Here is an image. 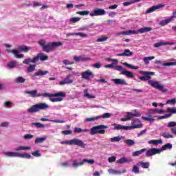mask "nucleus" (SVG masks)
Segmentation results:
<instances>
[{"label":"nucleus","instance_id":"f257e3e1","mask_svg":"<svg viewBox=\"0 0 176 176\" xmlns=\"http://www.w3.org/2000/svg\"><path fill=\"white\" fill-rule=\"evenodd\" d=\"M131 126H123L119 124H112L111 126L113 127V130H133V129H141L142 127V123L138 119L132 120Z\"/></svg>","mask_w":176,"mask_h":176},{"label":"nucleus","instance_id":"f03ea898","mask_svg":"<svg viewBox=\"0 0 176 176\" xmlns=\"http://www.w3.org/2000/svg\"><path fill=\"white\" fill-rule=\"evenodd\" d=\"M153 75H155V73L152 72H146V73H144V77L146 78V80H148V85H151V86H152V87H154L155 89H157V90L163 91V93H167L168 89L167 88H165L164 86L159 84V82L157 81L149 80L151 79V76Z\"/></svg>","mask_w":176,"mask_h":176},{"label":"nucleus","instance_id":"7ed1b4c3","mask_svg":"<svg viewBox=\"0 0 176 176\" xmlns=\"http://www.w3.org/2000/svg\"><path fill=\"white\" fill-rule=\"evenodd\" d=\"M38 43L41 45V46H42L43 50L47 53H49V52H53V50H56V48L58 47L59 46H63V43L61 42H54L45 45L46 41H45V40H40Z\"/></svg>","mask_w":176,"mask_h":176},{"label":"nucleus","instance_id":"20e7f679","mask_svg":"<svg viewBox=\"0 0 176 176\" xmlns=\"http://www.w3.org/2000/svg\"><path fill=\"white\" fill-rule=\"evenodd\" d=\"M29 50H31V47H29L26 45H21L17 48L12 50L10 52L12 53V54H14L16 58H24V54L20 53H21V52L27 53V52H29ZM7 52H9L10 51L7 50Z\"/></svg>","mask_w":176,"mask_h":176},{"label":"nucleus","instance_id":"39448f33","mask_svg":"<svg viewBox=\"0 0 176 176\" xmlns=\"http://www.w3.org/2000/svg\"><path fill=\"white\" fill-rule=\"evenodd\" d=\"M50 107L45 103H38L32 106L30 108L28 109V112L29 113H36V112H39V111H43L45 109H49Z\"/></svg>","mask_w":176,"mask_h":176},{"label":"nucleus","instance_id":"423d86ee","mask_svg":"<svg viewBox=\"0 0 176 176\" xmlns=\"http://www.w3.org/2000/svg\"><path fill=\"white\" fill-rule=\"evenodd\" d=\"M47 61L49 60V56L43 53L38 54L36 56H34L32 59L31 58H26L23 60V64L28 65L30 63H38V61Z\"/></svg>","mask_w":176,"mask_h":176},{"label":"nucleus","instance_id":"0eeeda50","mask_svg":"<svg viewBox=\"0 0 176 176\" xmlns=\"http://www.w3.org/2000/svg\"><path fill=\"white\" fill-rule=\"evenodd\" d=\"M60 144L62 145H77L78 146H80V148H86V144L83 143V141L76 138L67 141H62Z\"/></svg>","mask_w":176,"mask_h":176},{"label":"nucleus","instance_id":"6e6552de","mask_svg":"<svg viewBox=\"0 0 176 176\" xmlns=\"http://www.w3.org/2000/svg\"><path fill=\"white\" fill-rule=\"evenodd\" d=\"M105 129H108L107 125H98L92 127L90 129V134L94 135V134H105Z\"/></svg>","mask_w":176,"mask_h":176},{"label":"nucleus","instance_id":"1a4fd4ad","mask_svg":"<svg viewBox=\"0 0 176 176\" xmlns=\"http://www.w3.org/2000/svg\"><path fill=\"white\" fill-rule=\"evenodd\" d=\"M40 97H65L66 94L65 92H58L56 94H49V93H44V94H38Z\"/></svg>","mask_w":176,"mask_h":176},{"label":"nucleus","instance_id":"9d476101","mask_svg":"<svg viewBox=\"0 0 176 176\" xmlns=\"http://www.w3.org/2000/svg\"><path fill=\"white\" fill-rule=\"evenodd\" d=\"M140 116H141V113H132L131 112H127L126 117L121 118L120 121L121 122H127L129 120H131V119L134 117L140 118Z\"/></svg>","mask_w":176,"mask_h":176},{"label":"nucleus","instance_id":"9b49d317","mask_svg":"<svg viewBox=\"0 0 176 176\" xmlns=\"http://www.w3.org/2000/svg\"><path fill=\"white\" fill-rule=\"evenodd\" d=\"M162 150L160 148H149L148 150L146 151V156H147V157H149L151 156H154V155H159L162 153Z\"/></svg>","mask_w":176,"mask_h":176},{"label":"nucleus","instance_id":"f8f14e48","mask_svg":"<svg viewBox=\"0 0 176 176\" xmlns=\"http://www.w3.org/2000/svg\"><path fill=\"white\" fill-rule=\"evenodd\" d=\"M81 76L82 79H85L86 80H89L90 78H94V74H93V72H91V70L87 69L81 74Z\"/></svg>","mask_w":176,"mask_h":176},{"label":"nucleus","instance_id":"ddd939ff","mask_svg":"<svg viewBox=\"0 0 176 176\" xmlns=\"http://www.w3.org/2000/svg\"><path fill=\"white\" fill-rule=\"evenodd\" d=\"M164 4H158L157 6H153L150 8H148L146 10L145 13L146 14H148L149 13H153V12H156L157 10L164 8Z\"/></svg>","mask_w":176,"mask_h":176},{"label":"nucleus","instance_id":"4468645a","mask_svg":"<svg viewBox=\"0 0 176 176\" xmlns=\"http://www.w3.org/2000/svg\"><path fill=\"white\" fill-rule=\"evenodd\" d=\"M106 12L100 8H96L95 10H93L92 12H91L89 14V16H91V17H94L96 16H104V14H105Z\"/></svg>","mask_w":176,"mask_h":176},{"label":"nucleus","instance_id":"2eb2a0df","mask_svg":"<svg viewBox=\"0 0 176 176\" xmlns=\"http://www.w3.org/2000/svg\"><path fill=\"white\" fill-rule=\"evenodd\" d=\"M49 74V71H43L41 69H38L34 74L32 76V79L35 80L36 79V76H43L45 75H47Z\"/></svg>","mask_w":176,"mask_h":176},{"label":"nucleus","instance_id":"dca6fc26","mask_svg":"<svg viewBox=\"0 0 176 176\" xmlns=\"http://www.w3.org/2000/svg\"><path fill=\"white\" fill-rule=\"evenodd\" d=\"M111 82H113L115 85H120L127 86V82L123 78H114L111 79Z\"/></svg>","mask_w":176,"mask_h":176},{"label":"nucleus","instance_id":"f3484780","mask_svg":"<svg viewBox=\"0 0 176 176\" xmlns=\"http://www.w3.org/2000/svg\"><path fill=\"white\" fill-rule=\"evenodd\" d=\"M118 57H131L133 56V52L129 49L124 50V52L117 54Z\"/></svg>","mask_w":176,"mask_h":176},{"label":"nucleus","instance_id":"a211bd4d","mask_svg":"<svg viewBox=\"0 0 176 176\" xmlns=\"http://www.w3.org/2000/svg\"><path fill=\"white\" fill-rule=\"evenodd\" d=\"M138 34V32L137 30H128L124 32H120L117 34L118 36H120V35H134Z\"/></svg>","mask_w":176,"mask_h":176},{"label":"nucleus","instance_id":"6ab92c4d","mask_svg":"<svg viewBox=\"0 0 176 176\" xmlns=\"http://www.w3.org/2000/svg\"><path fill=\"white\" fill-rule=\"evenodd\" d=\"M174 42H165V41H160L158 43H154V47H160L162 46H167V45H174Z\"/></svg>","mask_w":176,"mask_h":176},{"label":"nucleus","instance_id":"aec40b11","mask_svg":"<svg viewBox=\"0 0 176 176\" xmlns=\"http://www.w3.org/2000/svg\"><path fill=\"white\" fill-rule=\"evenodd\" d=\"M168 63H164L162 64L163 67H174L176 65V59L171 58L168 60Z\"/></svg>","mask_w":176,"mask_h":176},{"label":"nucleus","instance_id":"412c9836","mask_svg":"<svg viewBox=\"0 0 176 176\" xmlns=\"http://www.w3.org/2000/svg\"><path fill=\"white\" fill-rule=\"evenodd\" d=\"M69 78H71V75L67 76L65 80L59 82V85L61 86L63 85H69L71 83H73L74 80L69 79Z\"/></svg>","mask_w":176,"mask_h":176},{"label":"nucleus","instance_id":"4be33fe9","mask_svg":"<svg viewBox=\"0 0 176 176\" xmlns=\"http://www.w3.org/2000/svg\"><path fill=\"white\" fill-rule=\"evenodd\" d=\"M38 91L36 89L32 90V91H25V94H30V97H41V95H38L39 94H37Z\"/></svg>","mask_w":176,"mask_h":176},{"label":"nucleus","instance_id":"5701e85b","mask_svg":"<svg viewBox=\"0 0 176 176\" xmlns=\"http://www.w3.org/2000/svg\"><path fill=\"white\" fill-rule=\"evenodd\" d=\"M63 97L65 96H51L49 100L51 102H60L63 101Z\"/></svg>","mask_w":176,"mask_h":176},{"label":"nucleus","instance_id":"b1692460","mask_svg":"<svg viewBox=\"0 0 176 176\" xmlns=\"http://www.w3.org/2000/svg\"><path fill=\"white\" fill-rule=\"evenodd\" d=\"M17 67H19V63L16 61L12 60L7 64V68H8V69H13V68H16Z\"/></svg>","mask_w":176,"mask_h":176},{"label":"nucleus","instance_id":"393cba45","mask_svg":"<svg viewBox=\"0 0 176 176\" xmlns=\"http://www.w3.org/2000/svg\"><path fill=\"white\" fill-rule=\"evenodd\" d=\"M3 155L8 157H19V153L16 152L7 151L4 152Z\"/></svg>","mask_w":176,"mask_h":176},{"label":"nucleus","instance_id":"a878e982","mask_svg":"<svg viewBox=\"0 0 176 176\" xmlns=\"http://www.w3.org/2000/svg\"><path fill=\"white\" fill-rule=\"evenodd\" d=\"M121 75H124V76H126V78L134 79V74H133V72L127 71L126 69L121 72Z\"/></svg>","mask_w":176,"mask_h":176},{"label":"nucleus","instance_id":"bb28decb","mask_svg":"<svg viewBox=\"0 0 176 176\" xmlns=\"http://www.w3.org/2000/svg\"><path fill=\"white\" fill-rule=\"evenodd\" d=\"M133 162V159L131 158H126V157H123L120 160H117V163L122 164L123 163H130Z\"/></svg>","mask_w":176,"mask_h":176},{"label":"nucleus","instance_id":"cd10ccee","mask_svg":"<svg viewBox=\"0 0 176 176\" xmlns=\"http://www.w3.org/2000/svg\"><path fill=\"white\" fill-rule=\"evenodd\" d=\"M137 31H138V34H144L145 32H149L152 31V28L151 27L142 28L138 30Z\"/></svg>","mask_w":176,"mask_h":176},{"label":"nucleus","instance_id":"c85d7f7f","mask_svg":"<svg viewBox=\"0 0 176 176\" xmlns=\"http://www.w3.org/2000/svg\"><path fill=\"white\" fill-rule=\"evenodd\" d=\"M18 157L22 159H32V156L28 153H18Z\"/></svg>","mask_w":176,"mask_h":176},{"label":"nucleus","instance_id":"c756f323","mask_svg":"<svg viewBox=\"0 0 176 176\" xmlns=\"http://www.w3.org/2000/svg\"><path fill=\"white\" fill-rule=\"evenodd\" d=\"M31 146H19L15 148V152H21V151H30Z\"/></svg>","mask_w":176,"mask_h":176},{"label":"nucleus","instance_id":"7c9ffc66","mask_svg":"<svg viewBox=\"0 0 176 176\" xmlns=\"http://www.w3.org/2000/svg\"><path fill=\"white\" fill-rule=\"evenodd\" d=\"M173 21V18L169 17L167 19L162 20L161 22L159 23V25L162 27H164V25H167L169 23H171Z\"/></svg>","mask_w":176,"mask_h":176},{"label":"nucleus","instance_id":"2f4dec72","mask_svg":"<svg viewBox=\"0 0 176 176\" xmlns=\"http://www.w3.org/2000/svg\"><path fill=\"white\" fill-rule=\"evenodd\" d=\"M41 122H53V123H65V122L64 120H50L47 118H41Z\"/></svg>","mask_w":176,"mask_h":176},{"label":"nucleus","instance_id":"473e14b6","mask_svg":"<svg viewBox=\"0 0 176 176\" xmlns=\"http://www.w3.org/2000/svg\"><path fill=\"white\" fill-rule=\"evenodd\" d=\"M121 140H124V136H116L113 138H110L111 142H119Z\"/></svg>","mask_w":176,"mask_h":176},{"label":"nucleus","instance_id":"72a5a7b5","mask_svg":"<svg viewBox=\"0 0 176 176\" xmlns=\"http://www.w3.org/2000/svg\"><path fill=\"white\" fill-rule=\"evenodd\" d=\"M108 173L110 175H119L122 174V171L111 168L108 170Z\"/></svg>","mask_w":176,"mask_h":176},{"label":"nucleus","instance_id":"f704fd0d","mask_svg":"<svg viewBox=\"0 0 176 176\" xmlns=\"http://www.w3.org/2000/svg\"><path fill=\"white\" fill-rule=\"evenodd\" d=\"M163 141L162 140H151L148 142L149 145H159V144H162Z\"/></svg>","mask_w":176,"mask_h":176},{"label":"nucleus","instance_id":"c9c22d12","mask_svg":"<svg viewBox=\"0 0 176 176\" xmlns=\"http://www.w3.org/2000/svg\"><path fill=\"white\" fill-rule=\"evenodd\" d=\"M155 60V56H146L143 58V61L145 65H149V61Z\"/></svg>","mask_w":176,"mask_h":176},{"label":"nucleus","instance_id":"e433bc0d","mask_svg":"<svg viewBox=\"0 0 176 176\" xmlns=\"http://www.w3.org/2000/svg\"><path fill=\"white\" fill-rule=\"evenodd\" d=\"M131 171L134 174H140V164H138V162L137 164L133 165Z\"/></svg>","mask_w":176,"mask_h":176},{"label":"nucleus","instance_id":"4c0bfd02","mask_svg":"<svg viewBox=\"0 0 176 176\" xmlns=\"http://www.w3.org/2000/svg\"><path fill=\"white\" fill-rule=\"evenodd\" d=\"M161 135L167 140H168V138H174V135H173V134H171L170 132L167 131L162 133Z\"/></svg>","mask_w":176,"mask_h":176},{"label":"nucleus","instance_id":"58836bf2","mask_svg":"<svg viewBox=\"0 0 176 176\" xmlns=\"http://www.w3.org/2000/svg\"><path fill=\"white\" fill-rule=\"evenodd\" d=\"M47 138L46 136H44L43 138H37L35 139L34 143L35 144H42V142H45V141H46Z\"/></svg>","mask_w":176,"mask_h":176},{"label":"nucleus","instance_id":"ea45409f","mask_svg":"<svg viewBox=\"0 0 176 176\" xmlns=\"http://www.w3.org/2000/svg\"><path fill=\"white\" fill-rule=\"evenodd\" d=\"M144 152H146V148H142L141 150L135 151L133 153V156H140V155H142Z\"/></svg>","mask_w":176,"mask_h":176},{"label":"nucleus","instance_id":"a19ab883","mask_svg":"<svg viewBox=\"0 0 176 176\" xmlns=\"http://www.w3.org/2000/svg\"><path fill=\"white\" fill-rule=\"evenodd\" d=\"M89 131V129H82L81 128L76 127L74 128V133H76L77 134H79V133H87Z\"/></svg>","mask_w":176,"mask_h":176},{"label":"nucleus","instance_id":"79ce46f5","mask_svg":"<svg viewBox=\"0 0 176 176\" xmlns=\"http://www.w3.org/2000/svg\"><path fill=\"white\" fill-rule=\"evenodd\" d=\"M105 60L106 61L112 63L111 64H113V65H118V64H119V60L118 59L107 58Z\"/></svg>","mask_w":176,"mask_h":176},{"label":"nucleus","instance_id":"37998d69","mask_svg":"<svg viewBox=\"0 0 176 176\" xmlns=\"http://www.w3.org/2000/svg\"><path fill=\"white\" fill-rule=\"evenodd\" d=\"M138 164L142 168H149V162H139Z\"/></svg>","mask_w":176,"mask_h":176},{"label":"nucleus","instance_id":"c03bdc74","mask_svg":"<svg viewBox=\"0 0 176 176\" xmlns=\"http://www.w3.org/2000/svg\"><path fill=\"white\" fill-rule=\"evenodd\" d=\"M82 162V166H84V164H86V163H87L88 164H94V163H96V161L94 160H89V159H83Z\"/></svg>","mask_w":176,"mask_h":176},{"label":"nucleus","instance_id":"a18cd8bd","mask_svg":"<svg viewBox=\"0 0 176 176\" xmlns=\"http://www.w3.org/2000/svg\"><path fill=\"white\" fill-rule=\"evenodd\" d=\"M15 83H24L25 82V78H23V76H18L14 79Z\"/></svg>","mask_w":176,"mask_h":176},{"label":"nucleus","instance_id":"49530a36","mask_svg":"<svg viewBox=\"0 0 176 176\" xmlns=\"http://www.w3.org/2000/svg\"><path fill=\"white\" fill-rule=\"evenodd\" d=\"M124 144L126 145H129V146H133V145H135V141L131 139H127L124 141Z\"/></svg>","mask_w":176,"mask_h":176},{"label":"nucleus","instance_id":"de8ad7c7","mask_svg":"<svg viewBox=\"0 0 176 176\" xmlns=\"http://www.w3.org/2000/svg\"><path fill=\"white\" fill-rule=\"evenodd\" d=\"M72 166L74 168H78V167H80V166H83V162L82 161L79 162L74 161Z\"/></svg>","mask_w":176,"mask_h":176},{"label":"nucleus","instance_id":"09e8293b","mask_svg":"<svg viewBox=\"0 0 176 176\" xmlns=\"http://www.w3.org/2000/svg\"><path fill=\"white\" fill-rule=\"evenodd\" d=\"M142 119L143 120H147L148 122H150L151 123H153V122H155V119L153 118H152V116L151 115H148V117H142Z\"/></svg>","mask_w":176,"mask_h":176},{"label":"nucleus","instance_id":"8fccbe9b","mask_svg":"<svg viewBox=\"0 0 176 176\" xmlns=\"http://www.w3.org/2000/svg\"><path fill=\"white\" fill-rule=\"evenodd\" d=\"M172 148H173V144L168 143V144L164 145L162 147V148H160V149H162V152H163V151H166V149H171Z\"/></svg>","mask_w":176,"mask_h":176},{"label":"nucleus","instance_id":"3c124183","mask_svg":"<svg viewBox=\"0 0 176 176\" xmlns=\"http://www.w3.org/2000/svg\"><path fill=\"white\" fill-rule=\"evenodd\" d=\"M84 97H87V98H96V95H91V94H89V93H87V89H85L84 90Z\"/></svg>","mask_w":176,"mask_h":176},{"label":"nucleus","instance_id":"603ef678","mask_svg":"<svg viewBox=\"0 0 176 176\" xmlns=\"http://www.w3.org/2000/svg\"><path fill=\"white\" fill-rule=\"evenodd\" d=\"M73 59L74 60V61H76V63H79L80 61H85V60H86V58H83L82 56H74L73 57Z\"/></svg>","mask_w":176,"mask_h":176},{"label":"nucleus","instance_id":"864d4df0","mask_svg":"<svg viewBox=\"0 0 176 176\" xmlns=\"http://www.w3.org/2000/svg\"><path fill=\"white\" fill-rule=\"evenodd\" d=\"M32 126H35L37 129H45V125L39 122H33L32 123Z\"/></svg>","mask_w":176,"mask_h":176},{"label":"nucleus","instance_id":"5fc2aeb1","mask_svg":"<svg viewBox=\"0 0 176 176\" xmlns=\"http://www.w3.org/2000/svg\"><path fill=\"white\" fill-rule=\"evenodd\" d=\"M123 65H125V67H127L128 68H131V69H138L140 68L138 66H133L127 63H123Z\"/></svg>","mask_w":176,"mask_h":176},{"label":"nucleus","instance_id":"6e6d98bb","mask_svg":"<svg viewBox=\"0 0 176 176\" xmlns=\"http://www.w3.org/2000/svg\"><path fill=\"white\" fill-rule=\"evenodd\" d=\"M157 113V109H149L147 115H156Z\"/></svg>","mask_w":176,"mask_h":176},{"label":"nucleus","instance_id":"4d7b16f0","mask_svg":"<svg viewBox=\"0 0 176 176\" xmlns=\"http://www.w3.org/2000/svg\"><path fill=\"white\" fill-rule=\"evenodd\" d=\"M76 14H80V16H87V14H90V12L87 10L78 11L76 12Z\"/></svg>","mask_w":176,"mask_h":176},{"label":"nucleus","instance_id":"13d9d810","mask_svg":"<svg viewBox=\"0 0 176 176\" xmlns=\"http://www.w3.org/2000/svg\"><path fill=\"white\" fill-rule=\"evenodd\" d=\"M113 69L116 71H119L120 72H123L125 69L122 67V66L114 65Z\"/></svg>","mask_w":176,"mask_h":176},{"label":"nucleus","instance_id":"bf43d9fd","mask_svg":"<svg viewBox=\"0 0 176 176\" xmlns=\"http://www.w3.org/2000/svg\"><path fill=\"white\" fill-rule=\"evenodd\" d=\"M76 36H80V38H88L89 35L83 32H76Z\"/></svg>","mask_w":176,"mask_h":176},{"label":"nucleus","instance_id":"052dcab7","mask_svg":"<svg viewBox=\"0 0 176 176\" xmlns=\"http://www.w3.org/2000/svg\"><path fill=\"white\" fill-rule=\"evenodd\" d=\"M166 111L168 113H170L169 115H171V113H176V107H168Z\"/></svg>","mask_w":176,"mask_h":176},{"label":"nucleus","instance_id":"680f3d73","mask_svg":"<svg viewBox=\"0 0 176 176\" xmlns=\"http://www.w3.org/2000/svg\"><path fill=\"white\" fill-rule=\"evenodd\" d=\"M98 118H100V119H101V118L108 119V118H111V113H104L103 115L98 116Z\"/></svg>","mask_w":176,"mask_h":176},{"label":"nucleus","instance_id":"e2e57ef3","mask_svg":"<svg viewBox=\"0 0 176 176\" xmlns=\"http://www.w3.org/2000/svg\"><path fill=\"white\" fill-rule=\"evenodd\" d=\"M100 117L96 116L94 118H88L85 119V122H94L96 120H98V119H100Z\"/></svg>","mask_w":176,"mask_h":176},{"label":"nucleus","instance_id":"0e129e2a","mask_svg":"<svg viewBox=\"0 0 176 176\" xmlns=\"http://www.w3.org/2000/svg\"><path fill=\"white\" fill-rule=\"evenodd\" d=\"M70 23H78L80 21V17H72L70 18L69 19Z\"/></svg>","mask_w":176,"mask_h":176},{"label":"nucleus","instance_id":"69168bd1","mask_svg":"<svg viewBox=\"0 0 176 176\" xmlns=\"http://www.w3.org/2000/svg\"><path fill=\"white\" fill-rule=\"evenodd\" d=\"M166 104H170V105H174L175 104H176V99L173 98L171 100H168L166 101Z\"/></svg>","mask_w":176,"mask_h":176},{"label":"nucleus","instance_id":"338daca9","mask_svg":"<svg viewBox=\"0 0 176 176\" xmlns=\"http://www.w3.org/2000/svg\"><path fill=\"white\" fill-rule=\"evenodd\" d=\"M35 65H30L28 67V72H33V71H35Z\"/></svg>","mask_w":176,"mask_h":176},{"label":"nucleus","instance_id":"774afa93","mask_svg":"<svg viewBox=\"0 0 176 176\" xmlns=\"http://www.w3.org/2000/svg\"><path fill=\"white\" fill-rule=\"evenodd\" d=\"M106 41H108V37L107 36H102L100 37L96 40V42H105Z\"/></svg>","mask_w":176,"mask_h":176}]
</instances>
